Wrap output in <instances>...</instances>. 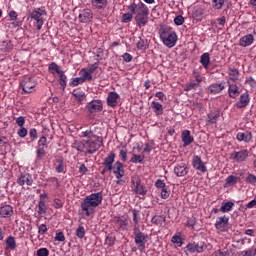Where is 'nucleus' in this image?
Wrapping results in <instances>:
<instances>
[{
  "label": "nucleus",
  "instance_id": "nucleus-51",
  "mask_svg": "<svg viewBox=\"0 0 256 256\" xmlns=\"http://www.w3.org/2000/svg\"><path fill=\"white\" fill-rule=\"evenodd\" d=\"M133 215V223H135V227H139V211L138 210H132Z\"/></svg>",
  "mask_w": 256,
  "mask_h": 256
},
{
  "label": "nucleus",
  "instance_id": "nucleus-26",
  "mask_svg": "<svg viewBox=\"0 0 256 256\" xmlns=\"http://www.w3.org/2000/svg\"><path fill=\"white\" fill-rule=\"evenodd\" d=\"M117 99H119V94H117V92H110L107 97L109 107H116Z\"/></svg>",
  "mask_w": 256,
  "mask_h": 256
},
{
  "label": "nucleus",
  "instance_id": "nucleus-4",
  "mask_svg": "<svg viewBox=\"0 0 256 256\" xmlns=\"http://www.w3.org/2000/svg\"><path fill=\"white\" fill-rule=\"evenodd\" d=\"M133 233L137 249L140 250L141 253L145 252V244L147 243V239H149V235L141 232L139 226H134Z\"/></svg>",
  "mask_w": 256,
  "mask_h": 256
},
{
  "label": "nucleus",
  "instance_id": "nucleus-28",
  "mask_svg": "<svg viewBox=\"0 0 256 256\" xmlns=\"http://www.w3.org/2000/svg\"><path fill=\"white\" fill-rule=\"evenodd\" d=\"M113 163H115V153L110 152L106 158H104L103 165H107L108 168L113 167Z\"/></svg>",
  "mask_w": 256,
  "mask_h": 256
},
{
  "label": "nucleus",
  "instance_id": "nucleus-12",
  "mask_svg": "<svg viewBox=\"0 0 256 256\" xmlns=\"http://www.w3.org/2000/svg\"><path fill=\"white\" fill-rule=\"evenodd\" d=\"M112 171L113 174L115 175L116 179H122L125 175V170L123 169V163L120 161H117L113 166H112Z\"/></svg>",
  "mask_w": 256,
  "mask_h": 256
},
{
  "label": "nucleus",
  "instance_id": "nucleus-25",
  "mask_svg": "<svg viewBox=\"0 0 256 256\" xmlns=\"http://www.w3.org/2000/svg\"><path fill=\"white\" fill-rule=\"evenodd\" d=\"M240 93L241 92H239V87L237 84L229 83L228 95L231 97V99H236V97H239Z\"/></svg>",
  "mask_w": 256,
  "mask_h": 256
},
{
  "label": "nucleus",
  "instance_id": "nucleus-1",
  "mask_svg": "<svg viewBox=\"0 0 256 256\" xmlns=\"http://www.w3.org/2000/svg\"><path fill=\"white\" fill-rule=\"evenodd\" d=\"M103 203V193H92L86 196L80 204L82 211L85 213L86 217H91L95 213V209Z\"/></svg>",
  "mask_w": 256,
  "mask_h": 256
},
{
  "label": "nucleus",
  "instance_id": "nucleus-60",
  "mask_svg": "<svg viewBox=\"0 0 256 256\" xmlns=\"http://www.w3.org/2000/svg\"><path fill=\"white\" fill-rule=\"evenodd\" d=\"M53 203L55 209H61L63 207V201L61 199L55 198Z\"/></svg>",
  "mask_w": 256,
  "mask_h": 256
},
{
  "label": "nucleus",
  "instance_id": "nucleus-3",
  "mask_svg": "<svg viewBox=\"0 0 256 256\" xmlns=\"http://www.w3.org/2000/svg\"><path fill=\"white\" fill-rule=\"evenodd\" d=\"M160 38L164 45L170 49L171 47H175V44L177 43V33H175V31L170 27H164L161 29Z\"/></svg>",
  "mask_w": 256,
  "mask_h": 256
},
{
  "label": "nucleus",
  "instance_id": "nucleus-48",
  "mask_svg": "<svg viewBox=\"0 0 256 256\" xmlns=\"http://www.w3.org/2000/svg\"><path fill=\"white\" fill-rule=\"evenodd\" d=\"M76 236L78 237V239H83V237H85V227L79 226L76 229Z\"/></svg>",
  "mask_w": 256,
  "mask_h": 256
},
{
  "label": "nucleus",
  "instance_id": "nucleus-46",
  "mask_svg": "<svg viewBox=\"0 0 256 256\" xmlns=\"http://www.w3.org/2000/svg\"><path fill=\"white\" fill-rule=\"evenodd\" d=\"M145 156L133 154L132 158L130 159L131 163H143Z\"/></svg>",
  "mask_w": 256,
  "mask_h": 256
},
{
  "label": "nucleus",
  "instance_id": "nucleus-5",
  "mask_svg": "<svg viewBox=\"0 0 256 256\" xmlns=\"http://www.w3.org/2000/svg\"><path fill=\"white\" fill-rule=\"evenodd\" d=\"M43 15H47V12L41 8H37L36 10L32 11L29 15L30 19L35 21V25L38 31H41L43 27V23L45 21L43 20Z\"/></svg>",
  "mask_w": 256,
  "mask_h": 256
},
{
  "label": "nucleus",
  "instance_id": "nucleus-64",
  "mask_svg": "<svg viewBox=\"0 0 256 256\" xmlns=\"http://www.w3.org/2000/svg\"><path fill=\"white\" fill-rule=\"evenodd\" d=\"M240 256H253V250L252 249L244 250L240 253Z\"/></svg>",
  "mask_w": 256,
  "mask_h": 256
},
{
  "label": "nucleus",
  "instance_id": "nucleus-34",
  "mask_svg": "<svg viewBox=\"0 0 256 256\" xmlns=\"http://www.w3.org/2000/svg\"><path fill=\"white\" fill-rule=\"evenodd\" d=\"M48 69H49L50 73H52V75H55L56 73H57V75H59L60 73L63 72V70H61L59 65H57V63H55V62H52L51 64H49Z\"/></svg>",
  "mask_w": 256,
  "mask_h": 256
},
{
  "label": "nucleus",
  "instance_id": "nucleus-43",
  "mask_svg": "<svg viewBox=\"0 0 256 256\" xmlns=\"http://www.w3.org/2000/svg\"><path fill=\"white\" fill-rule=\"evenodd\" d=\"M81 83H85V78H83L82 76L73 78L70 85L71 87H77V85H81Z\"/></svg>",
  "mask_w": 256,
  "mask_h": 256
},
{
  "label": "nucleus",
  "instance_id": "nucleus-38",
  "mask_svg": "<svg viewBox=\"0 0 256 256\" xmlns=\"http://www.w3.org/2000/svg\"><path fill=\"white\" fill-rule=\"evenodd\" d=\"M165 217L163 216H154L151 219V223H153L154 225H163L165 223Z\"/></svg>",
  "mask_w": 256,
  "mask_h": 256
},
{
  "label": "nucleus",
  "instance_id": "nucleus-59",
  "mask_svg": "<svg viewBox=\"0 0 256 256\" xmlns=\"http://www.w3.org/2000/svg\"><path fill=\"white\" fill-rule=\"evenodd\" d=\"M175 25H183L185 23V18H183L181 15H178L174 18Z\"/></svg>",
  "mask_w": 256,
  "mask_h": 256
},
{
  "label": "nucleus",
  "instance_id": "nucleus-22",
  "mask_svg": "<svg viewBox=\"0 0 256 256\" xmlns=\"http://www.w3.org/2000/svg\"><path fill=\"white\" fill-rule=\"evenodd\" d=\"M82 137H85L87 139V141L103 139V137L98 136L97 134H95V130H93V129H89V130H86V131L82 132Z\"/></svg>",
  "mask_w": 256,
  "mask_h": 256
},
{
  "label": "nucleus",
  "instance_id": "nucleus-58",
  "mask_svg": "<svg viewBox=\"0 0 256 256\" xmlns=\"http://www.w3.org/2000/svg\"><path fill=\"white\" fill-rule=\"evenodd\" d=\"M105 245H108V247H113V245H115V238L112 236H107L105 239Z\"/></svg>",
  "mask_w": 256,
  "mask_h": 256
},
{
  "label": "nucleus",
  "instance_id": "nucleus-19",
  "mask_svg": "<svg viewBox=\"0 0 256 256\" xmlns=\"http://www.w3.org/2000/svg\"><path fill=\"white\" fill-rule=\"evenodd\" d=\"M223 89H225V82L219 84L214 83L208 87V93H211L212 95H217V93H221Z\"/></svg>",
  "mask_w": 256,
  "mask_h": 256
},
{
  "label": "nucleus",
  "instance_id": "nucleus-6",
  "mask_svg": "<svg viewBox=\"0 0 256 256\" xmlns=\"http://www.w3.org/2000/svg\"><path fill=\"white\" fill-rule=\"evenodd\" d=\"M149 8H144V10H140L136 17V23L138 25V27H145V25H147V22L149 21Z\"/></svg>",
  "mask_w": 256,
  "mask_h": 256
},
{
  "label": "nucleus",
  "instance_id": "nucleus-13",
  "mask_svg": "<svg viewBox=\"0 0 256 256\" xmlns=\"http://www.w3.org/2000/svg\"><path fill=\"white\" fill-rule=\"evenodd\" d=\"M112 223H114V225H118L119 229H121L122 231H127V226L129 225V221L127 220V218L125 217H119V216H115L112 219Z\"/></svg>",
  "mask_w": 256,
  "mask_h": 256
},
{
  "label": "nucleus",
  "instance_id": "nucleus-36",
  "mask_svg": "<svg viewBox=\"0 0 256 256\" xmlns=\"http://www.w3.org/2000/svg\"><path fill=\"white\" fill-rule=\"evenodd\" d=\"M59 75V85L65 91V87H67V76L65 75V72H61Z\"/></svg>",
  "mask_w": 256,
  "mask_h": 256
},
{
  "label": "nucleus",
  "instance_id": "nucleus-62",
  "mask_svg": "<svg viewBox=\"0 0 256 256\" xmlns=\"http://www.w3.org/2000/svg\"><path fill=\"white\" fill-rule=\"evenodd\" d=\"M54 239H55V241L63 242V241H65V234L63 232H58V233H56V236Z\"/></svg>",
  "mask_w": 256,
  "mask_h": 256
},
{
  "label": "nucleus",
  "instance_id": "nucleus-44",
  "mask_svg": "<svg viewBox=\"0 0 256 256\" xmlns=\"http://www.w3.org/2000/svg\"><path fill=\"white\" fill-rule=\"evenodd\" d=\"M197 87H199V83L191 81L190 83L186 84L184 91H193V89H197Z\"/></svg>",
  "mask_w": 256,
  "mask_h": 256
},
{
  "label": "nucleus",
  "instance_id": "nucleus-11",
  "mask_svg": "<svg viewBox=\"0 0 256 256\" xmlns=\"http://www.w3.org/2000/svg\"><path fill=\"white\" fill-rule=\"evenodd\" d=\"M20 85L24 93H31V89L35 87V82H33V79H31V77L26 76L24 77Z\"/></svg>",
  "mask_w": 256,
  "mask_h": 256
},
{
  "label": "nucleus",
  "instance_id": "nucleus-54",
  "mask_svg": "<svg viewBox=\"0 0 256 256\" xmlns=\"http://www.w3.org/2000/svg\"><path fill=\"white\" fill-rule=\"evenodd\" d=\"M58 166L56 167L57 173H65V165L63 164V160H58Z\"/></svg>",
  "mask_w": 256,
  "mask_h": 256
},
{
  "label": "nucleus",
  "instance_id": "nucleus-20",
  "mask_svg": "<svg viewBox=\"0 0 256 256\" xmlns=\"http://www.w3.org/2000/svg\"><path fill=\"white\" fill-rule=\"evenodd\" d=\"M255 41V38L253 37V34H248L240 38L239 45L240 47H249L250 45H253Z\"/></svg>",
  "mask_w": 256,
  "mask_h": 256
},
{
  "label": "nucleus",
  "instance_id": "nucleus-40",
  "mask_svg": "<svg viewBox=\"0 0 256 256\" xmlns=\"http://www.w3.org/2000/svg\"><path fill=\"white\" fill-rule=\"evenodd\" d=\"M196 246V253H203L205 249H207V245H205V242H195Z\"/></svg>",
  "mask_w": 256,
  "mask_h": 256
},
{
  "label": "nucleus",
  "instance_id": "nucleus-2",
  "mask_svg": "<svg viewBox=\"0 0 256 256\" xmlns=\"http://www.w3.org/2000/svg\"><path fill=\"white\" fill-rule=\"evenodd\" d=\"M103 145V139L100 140H82L75 141L73 144L74 149L85 155H93L96 151H99Z\"/></svg>",
  "mask_w": 256,
  "mask_h": 256
},
{
  "label": "nucleus",
  "instance_id": "nucleus-52",
  "mask_svg": "<svg viewBox=\"0 0 256 256\" xmlns=\"http://www.w3.org/2000/svg\"><path fill=\"white\" fill-rule=\"evenodd\" d=\"M219 117V115L215 114V113H210L208 114V123H211L212 125L214 123H217V118Z\"/></svg>",
  "mask_w": 256,
  "mask_h": 256
},
{
  "label": "nucleus",
  "instance_id": "nucleus-45",
  "mask_svg": "<svg viewBox=\"0 0 256 256\" xmlns=\"http://www.w3.org/2000/svg\"><path fill=\"white\" fill-rule=\"evenodd\" d=\"M38 213L40 215H45L47 213V209L45 208V201L40 200L38 203Z\"/></svg>",
  "mask_w": 256,
  "mask_h": 256
},
{
  "label": "nucleus",
  "instance_id": "nucleus-56",
  "mask_svg": "<svg viewBox=\"0 0 256 256\" xmlns=\"http://www.w3.org/2000/svg\"><path fill=\"white\" fill-rule=\"evenodd\" d=\"M37 256H49V250L47 248H40L36 252Z\"/></svg>",
  "mask_w": 256,
  "mask_h": 256
},
{
  "label": "nucleus",
  "instance_id": "nucleus-41",
  "mask_svg": "<svg viewBox=\"0 0 256 256\" xmlns=\"http://www.w3.org/2000/svg\"><path fill=\"white\" fill-rule=\"evenodd\" d=\"M73 95L77 99L78 103H80V105L83 104V102L87 98V96L83 92H76Z\"/></svg>",
  "mask_w": 256,
  "mask_h": 256
},
{
  "label": "nucleus",
  "instance_id": "nucleus-63",
  "mask_svg": "<svg viewBox=\"0 0 256 256\" xmlns=\"http://www.w3.org/2000/svg\"><path fill=\"white\" fill-rule=\"evenodd\" d=\"M16 125H18V127H23L25 125V117L20 116L16 119Z\"/></svg>",
  "mask_w": 256,
  "mask_h": 256
},
{
  "label": "nucleus",
  "instance_id": "nucleus-27",
  "mask_svg": "<svg viewBox=\"0 0 256 256\" xmlns=\"http://www.w3.org/2000/svg\"><path fill=\"white\" fill-rule=\"evenodd\" d=\"M249 105V94L244 93L240 96V101L237 104L238 109H243Z\"/></svg>",
  "mask_w": 256,
  "mask_h": 256
},
{
  "label": "nucleus",
  "instance_id": "nucleus-50",
  "mask_svg": "<svg viewBox=\"0 0 256 256\" xmlns=\"http://www.w3.org/2000/svg\"><path fill=\"white\" fill-rule=\"evenodd\" d=\"M171 241L173 243H175L176 245H178V247H181V245H183V239H181V236H179V235H174L171 238Z\"/></svg>",
  "mask_w": 256,
  "mask_h": 256
},
{
  "label": "nucleus",
  "instance_id": "nucleus-37",
  "mask_svg": "<svg viewBox=\"0 0 256 256\" xmlns=\"http://www.w3.org/2000/svg\"><path fill=\"white\" fill-rule=\"evenodd\" d=\"M45 155H47V152L45 151V148L38 147L37 150H36V159H37V161H41V159H43V157H45Z\"/></svg>",
  "mask_w": 256,
  "mask_h": 256
},
{
  "label": "nucleus",
  "instance_id": "nucleus-29",
  "mask_svg": "<svg viewBox=\"0 0 256 256\" xmlns=\"http://www.w3.org/2000/svg\"><path fill=\"white\" fill-rule=\"evenodd\" d=\"M200 63L204 69H209V63H211V57L209 56V53H204L201 55Z\"/></svg>",
  "mask_w": 256,
  "mask_h": 256
},
{
  "label": "nucleus",
  "instance_id": "nucleus-8",
  "mask_svg": "<svg viewBox=\"0 0 256 256\" xmlns=\"http://www.w3.org/2000/svg\"><path fill=\"white\" fill-rule=\"evenodd\" d=\"M86 109L90 113H101L103 111V102L101 100H92L87 104Z\"/></svg>",
  "mask_w": 256,
  "mask_h": 256
},
{
  "label": "nucleus",
  "instance_id": "nucleus-23",
  "mask_svg": "<svg viewBox=\"0 0 256 256\" xmlns=\"http://www.w3.org/2000/svg\"><path fill=\"white\" fill-rule=\"evenodd\" d=\"M131 13H126L122 15V23H131V21L133 20V15H135V9H137V5L132 4L129 7Z\"/></svg>",
  "mask_w": 256,
  "mask_h": 256
},
{
  "label": "nucleus",
  "instance_id": "nucleus-55",
  "mask_svg": "<svg viewBox=\"0 0 256 256\" xmlns=\"http://www.w3.org/2000/svg\"><path fill=\"white\" fill-rule=\"evenodd\" d=\"M38 147H43V149H47V138L42 136L38 141Z\"/></svg>",
  "mask_w": 256,
  "mask_h": 256
},
{
  "label": "nucleus",
  "instance_id": "nucleus-16",
  "mask_svg": "<svg viewBox=\"0 0 256 256\" xmlns=\"http://www.w3.org/2000/svg\"><path fill=\"white\" fill-rule=\"evenodd\" d=\"M181 139L183 142V147H189L193 141H195V138L191 136V131L189 130H184L181 135Z\"/></svg>",
  "mask_w": 256,
  "mask_h": 256
},
{
  "label": "nucleus",
  "instance_id": "nucleus-17",
  "mask_svg": "<svg viewBox=\"0 0 256 256\" xmlns=\"http://www.w3.org/2000/svg\"><path fill=\"white\" fill-rule=\"evenodd\" d=\"M18 185H28L31 186L33 185V177L31 176V174L26 173V174H22L18 180H17Z\"/></svg>",
  "mask_w": 256,
  "mask_h": 256
},
{
  "label": "nucleus",
  "instance_id": "nucleus-18",
  "mask_svg": "<svg viewBox=\"0 0 256 256\" xmlns=\"http://www.w3.org/2000/svg\"><path fill=\"white\" fill-rule=\"evenodd\" d=\"M0 216L3 219H9V217H13V207L11 205H4L0 208Z\"/></svg>",
  "mask_w": 256,
  "mask_h": 256
},
{
  "label": "nucleus",
  "instance_id": "nucleus-47",
  "mask_svg": "<svg viewBox=\"0 0 256 256\" xmlns=\"http://www.w3.org/2000/svg\"><path fill=\"white\" fill-rule=\"evenodd\" d=\"M246 183H249L250 185H256V176L255 174L249 173L245 179Z\"/></svg>",
  "mask_w": 256,
  "mask_h": 256
},
{
  "label": "nucleus",
  "instance_id": "nucleus-24",
  "mask_svg": "<svg viewBox=\"0 0 256 256\" xmlns=\"http://www.w3.org/2000/svg\"><path fill=\"white\" fill-rule=\"evenodd\" d=\"M237 141H244V143H249L251 139H253V134L251 132L246 131V132H239L236 135Z\"/></svg>",
  "mask_w": 256,
  "mask_h": 256
},
{
  "label": "nucleus",
  "instance_id": "nucleus-32",
  "mask_svg": "<svg viewBox=\"0 0 256 256\" xmlns=\"http://www.w3.org/2000/svg\"><path fill=\"white\" fill-rule=\"evenodd\" d=\"M6 247L7 249H11V251H15V249L17 248V242L15 241V237L9 236L6 239Z\"/></svg>",
  "mask_w": 256,
  "mask_h": 256
},
{
  "label": "nucleus",
  "instance_id": "nucleus-61",
  "mask_svg": "<svg viewBox=\"0 0 256 256\" xmlns=\"http://www.w3.org/2000/svg\"><path fill=\"white\" fill-rule=\"evenodd\" d=\"M48 231V228H47V225L45 224H41L39 227H38V233L40 235H45V233H47Z\"/></svg>",
  "mask_w": 256,
  "mask_h": 256
},
{
  "label": "nucleus",
  "instance_id": "nucleus-14",
  "mask_svg": "<svg viewBox=\"0 0 256 256\" xmlns=\"http://www.w3.org/2000/svg\"><path fill=\"white\" fill-rule=\"evenodd\" d=\"M215 227L218 231H227V227H229V218H227V216L218 218Z\"/></svg>",
  "mask_w": 256,
  "mask_h": 256
},
{
  "label": "nucleus",
  "instance_id": "nucleus-57",
  "mask_svg": "<svg viewBox=\"0 0 256 256\" xmlns=\"http://www.w3.org/2000/svg\"><path fill=\"white\" fill-rule=\"evenodd\" d=\"M27 133H28L27 128L22 126L18 130L17 135L20 136L22 139H24V137H27Z\"/></svg>",
  "mask_w": 256,
  "mask_h": 256
},
{
  "label": "nucleus",
  "instance_id": "nucleus-10",
  "mask_svg": "<svg viewBox=\"0 0 256 256\" xmlns=\"http://www.w3.org/2000/svg\"><path fill=\"white\" fill-rule=\"evenodd\" d=\"M192 165L194 169H197V171H200L201 173H207V166H205V163H203L201 157L197 155L193 156Z\"/></svg>",
  "mask_w": 256,
  "mask_h": 256
},
{
  "label": "nucleus",
  "instance_id": "nucleus-30",
  "mask_svg": "<svg viewBox=\"0 0 256 256\" xmlns=\"http://www.w3.org/2000/svg\"><path fill=\"white\" fill-rule=\"evenodd\" d=\"M151 108L156 115H163V105L161 103L152 101Z\"/></svg>",
  "mask_w": 256,
  "mask_h": 256
},
{
  "label": "nucleus",
  "instance_id": "nucleus-9",
  "mask_svg": "<svg viewBox=\"0 0 256 256\" xmlns=\"http://www.w3.org/2000/svg\"><path fill=\"white\" fill-rule=\"evenodd\" d=\"M93 20V11L91 9H83L78 15V21L80 23H91Z\"/></svg>",
  "mask_w": 256,
  "mask_h": 256
},
{
  "label": "nucleus",
  "instance_id": "nucleus-15",
  "mask_svg": "<svg viewBox=\"0 0 256 256\" xmlns=\"http://www.w3.org/2000/svg\"><path fill=\"white\" fill-rule=\"evenodd\" d=\"M174 173L176 177H185L187 173H189V168L187 167V164L181 163L174 168Z\"/></svg>",
  "mask_w": 256,
  "mask_h": 256
},
{
  "label": "nucleus",
  "instance_id": "nucleus-39",
  "mask_svg": "<svg viewBox=\"0 0 256 256\" xmlns=\"http://www.w3.org/2000/svg\"><path fill=\"white\" fill-rule=\"evenodd\" d=\"M239 181V177L230 175L226 178V185L231 186V185H236V183Z\"/></svg>",
  "mask_w": 256,
  "mask_h": 256
},
{
  "label": "nucleus",
  "instance_id": "nucleus-33",
  "mask_svg": "<svg viewBox=\"0 0 256 256\" xmlns=\"http://www.w3.org/2000/svg\"><path fill=\"white\" fill-rule=\"evenodd\" d=\"M229 79L231 81H239V70L236 68H230L228 70Z\"/></svg>",
  "mask_w": 256,
  "mask_h": 256
},
{
  "label": "nucleus",
  "instance_id": "nucleus-42",
  "mask_svg": "<svg viewBox=\"0 0 256 256\" xmlns=\"http://www.w3.org/2000/svg\"><path fill=\"white\" fill-rule=\"evenodd\" d=\"M223 5H225V0H212L213 9H223Z\"/></svg>",
  "mask_w": 256,
  "mask_h": 256
},
{
  "label": "nucleus",
  "instance_id": "nucleus-31",
  "mask_svg": "<svg viewBox=\"0 0 256 256\" xmlns=\"http://www.w3.org/2000/svg\"><path fill=\"white\" fill-rule=\"evenodd\" d=\"M233 207H235V203L228 201V202H224L222 203V206L220 207V211L221 213H229V211H231L233 209Z\"/></svg>",
  "mask_w": 256,
  "mask_h": 256
},
{
  "label": "nucleus",
  "instance_id": "nucleus-21",
  "mask_svg": "<svg viewBox=\"0 0 256 256\" xmlns=\"http://www.w3.org/2000/svg\"><path fill=\"white\" fill-rule=\"evenodd\" d=\"M132 184L134 185V192L137 195H147V190L145 189V186L141 184L140 180H132Z\"/></svg>",
  "mask_w": 256,
  "mask_h": 256
},
{
  "label": "nucleus",
  "instance_id": "nucleus-35",
  "mask_svg": "<svg viewBox=\"0 0 256 256\" xmlns=\"http://www.w3.org/2000/svg\"><path fill=\"white\" fill-rule=\"evenodd\" d=\"M91 3L96 9H105L107 7V0H91Z\"/></svg>",
  "mask_w": 256,
  "mask_h": 256
},
{
  "label": "nucleus",
  "instance_id": "nucleus-7",
  "mask_svg": "<svg viewBox=\"0 0 256 256\" xmlns=\"http://www.w3.org/2000/svg\"><path fill=\"white\" fill-rule=\"evenodd\" d=\"M230 157L236 163H243V161H246L247 157H249V150L234 151L230 154Z\"/></svg>",
  "mask_w": 256,
  "mask_h": 256
},
{
  "label": "nucleus",
  "instance_id": "nucleus-49",
  "mask_svg": "<svg viewBox=\"0 0 256 256\" xmlns=\"http://www.w3.org/2000/svg\"><path fill=\"white\" fill-rule=\"evenodd\" d=\"M93 73L90 72L89 70H84L83 74H82V79H84V81H91L93 79Z\"/></svg>",
  "mask_w": 256,
  "mask_h": 256
},
{
  "label": "nucleus",
  "instance_id": "nucleus-53",
  "mask_svg": "<svg viewBox=\"0 0 256 256\" xmlns=\"http://www.w3.org/2000/svg\"><path fill=\"white\" fill-rule=\"evenodd\" d=\"M169 195H171V192L168 190L167 186L165 188L161 189V198L162 199H169Z\"/></svg>",
  "mask_w": 256,
  "mask_h": 256
}]
</instances>
